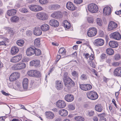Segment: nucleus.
<instances>
[{
    "label": "nucleus",
    "instance_id": "nucleus-1",
    "mask_svg": "<svg viewBox=\"0 0 121 121\" xmlns=\"http://www.w3.org/2000/svg\"><path fill=\"white\" fill-rule=\"evenodd\" d=\"M86 95L89 99L92 100H95L97 99L98 97L97 92L94 91L88 92L86 93Z\"/></svg>",
    "mask_w": 121,
    "mask_h": 121
},
{
    "label": "nucleus",
    "instance_id": "nucleus-2",
    "mask_svg": "<svg viewBox=\"0 0 121 121\" xmlns=\"http://www.w3.org/2000/svg\"><path fill=\"white\" fill-rule=\"evenodd\" d=\"M28 75L30 77L39 78L41 77V74L39 71L35 70H31L27 72Z\"/></svg>",
    "mask_w": 121,
    "mask_h": 121
},
{
    "label": "nucleus",
    "instance_id": "nucleus-3",
    "mask_svg": "<svg viewBox=\"0 0 121 121\" xmlns=\"http://www.w3.org/2000/svg\"><path fill=\"white\" fill-rule=\"evenodd\" d=\"M63 82L65 85L68 88L74 86L75 85L74 82L69 78L65 79Z\"/></svg>",
    "mask_w": 121,
    "mask_h": 121
},
{
    "label": "nucleus",
    "instance_id": "nucleus-4",
    "mask_svg": "<svg viewBox=\"0 0 121 121\" xmlns=\"http://www.w3.org/2000/svg\"><path fill=\"white\" fill-rule=\"evenodd\" d=\"M88 10L92 13H96L98 10L97 6L93 3L89 4L88 6Z\"/></svg>",
    "mask_w": 121,
    "mask_h": 121
},
{
    "label": "nucleus",
    "instance_id": "nucleus-5",
    "mask_svg": "<svg viewBox=\"0 0 121 121\" xmlns=\"http://www.w3.org/2000/svg\"><path fill=\"white\" fill-rule=\"evenodd\" d=\"M26 64L24 63H20L14 65L13 67L14 70H19L23 69L26 67Z\"/></svg>",
    "mask_w": 121,
    "mask_h": 121
},
{
    "label": "nucleus",
    "instance_id": "nucleus-6",
    "mask_svg": "<svg viewBox=\"0 0 121 121\" xmlns=\"http://www.w3.org/2000/svg\"><path fill=\"white\" fill-rule=\"evenodd\" d=\"M110 38L119 40L121 39V35L119 32H115L111 33L109 35Z\"/></svg>",
    "mask_w": 121,
    "mask_h": 121
},
{
    "label": "nucleus",
    "instance_id": "nucleus-7",
    "mask_svg": "<svg viewBox=\"0 0 121 121\" xmlns=\"http://www.w3.org/2000/svg\"><path fill=\"white\" fill-rule=\"evenodd\" d=\"M97 30L96 29L95 27H92L89 28L87 33L88 36L89 37L94 36L96 34Z\"/></svg>",
    "mask_w": 121,
    "mask_h": 121
},
{
    "label": "nucleus",
    "instance_id": "nucleus-8",
    "mask_svg": "<svg viewBox=\"0 0 121 121\" xmlns=\"http://www.w3.org/2000/svg\"><path fill=\"white\" fill-rule=\"evenodd\" d=\"M19 73L18 72L14 73L10 76L9 80L11 82L15 81L19 78Z\"/></svg>",
    "mask_w": 121,
    "mask_h": 121
},
{
    "label": "nucleus",
    "instance_id": "nucleus-9",
    "mask_svg": "<svg viewBox=\"0 0 121 121\" xmlns=\"http://www.w3.org/2000/svg\"><path fill=\"white\" fill-rule=\"evenodd\" d=\"M80 88L82 90L87 91L91 90L92 88L91 85L90 84H82L80 85Z\"/></svg>",
    "mask_w": 121,
    "mask_h": 121
},
{
    "label": "nucleus",
    "instance_id": "nucleus-10",
    "mask_svg": "<svg viewBox=\"0 0 121 121\" xmlns=\"http://www.w3.org/2000/svg\"><path fill=\"white\" fill-rule=\"evenodd\" d=\"M117 26V23L113 21H111L108 24V28L109 30H111L115 29Z\"/></svg>",
    "mask_w": 121,
    "mask_h": 121
},
{
    "label": "nucleus",
    "instance_id": "nucleus-11",
    "mask_svg": "<svg viewBox=\"0 0 121 121\" xmlns=\"http://www.w3.org/2000/svg\"><path fill=\"white\" fill-rule=\"evenodd\" d=\"M104 43V40L101 39H96L93 42V44L95 46H99L103 45Z\"/></svg>",
    "mask_w": 121,
    "mask_h": 121
},
{
    "label": "nucleus",
    "instance_id": "nucleus-12",
    "mask_svg": "<svg viewBox=\"0 0 121 121\" xmlns=\"http://www.w3.org/2000/svg\"><path fill=\"white\" fill-rule=\"evenodd\" d=\"M63 87L62 82L59 80H57L55 82V87L58 90H62Z\"/></svg>",
    "mask_w": 121,
    "mask_h": 121
},
{
    "label": "nucleus",
    "instance_id": "nucleus-13",
    "mask_svg": "<svg viewBox=\"0 0 121 121\" xmlns=\"http://www.w3.org/2000/svg\"><path fill=\"white\" fill-rule=\"evenodd\" d=\"M35 48V47H34L28 48L26 52L27 56H30L34 55L35 52L34 50Z\"/></svg>",
    "mask_w": 121,
    "mask_h": 121
},
{
    "label": "nucleus",
    "instance_id": "nucleus-14",
    "mask_svg": "<svg viewBox=\"0 0 121 121\" xmlns=\"http://www.w3.org/2000/svg\"><path fill=\"white\" fill-rule=\"evenodd\" d=\"M56 103V106L60 108H64L66 105V104L65 102L61 100H58Z\"/></svg>",
    "mask_w": 121,
    "mask_h": 121
},
{
    "label": "nucleus",
    "instance_id": "nucleus-15",
    "mask_svg": "<svg viewBox=\"0 0 121 121\" xmlns=\"http://www.w3.org/2000/svg\"><path fill=\"white\" fill-rule=\"evenodd\" d=\"M74 99V96L72 94L69 93L65 95V100L68 102H70L73 101Z\"/></svg>",
    "mask_w": 121,
    "mask_h": 121
},
{
    "label": "nucleus",
    "instance_id": "nucleus-16",
    "mask_svg": "<svg viewBox=\"0 0 121 121\" xmlns=\"http://www.w3.org/2000/svg\"><path fill=\"white\" fill-rule=\"evenodd\" d=\"M40 62L39 60H34L30 62V66H34L35 67H38L39 66Z\"/></svg>",
    "mask_w": 121,
    "mask_h": 121
},
{
    "label": "nucleus",
    "instance_id": "nucleus-17",
    "mask_svg": "<svg viewBox=\"0 0 121 121\" xmlns=\"http://www.w3.org/2000/svg\"><path fill=\"white\" fill-rule=\"evenodd\" d=\"M49 24L52 26L56 27L59 25V23L57 20L55 19H51L49 22Z\"/></svg>",
    "mask_w": 121,
    "mask_h": 121
},
{
    "label": "nucleus",
    "instance_id": "nucleus-18",
    "mask_svg": "<svg viewBox=\"0 0 121 121\" xmlns=\"http://www.w3.org/2000/svg\"><path fill=\"white\" fill-rule=\"evenodd\" d=\"M22 58V55H18L13 57L10 60V61L13 63H15L18 62L21 60Z\"/></svg>",
    "mask_w": 121,
    "mask_h": 121
},
{
    "label": "nucleus",
    "instance_id": "nucleus-19",
    "mask_svg": "<svg viewBox=\"0 0 121 121\" xmlns=\"http://www.w3.org/2000/svg\"><path fill=\"white\" fill-rule=\"evenodd\" d=\"M103 13L104 15H109L111 13V9L109 7H105L103 9Z\"/></svg>",
    "mask_w": 121,
    "mask_h": 121
},
{
    "label": "nucleus",
    "instance_id": "nucleus-20",
    "mask_svg": "<svg viewBox=\"0 0 121 121\" xmlns=\"http://www.w3.org/2000/svg\"><path fill=\"white\" fill-rule=\"evenodd\" d=\"M66 6L68 9L71 10H74L76 8V7L71 2H68L66 4Z\"/></svg>",
    "mask_w": 121,
    "mask_h": 121
},
{
    "label": "nucleus",
    "instance_id": "nucleus-21",
    "mask_svg": "<svg viewBox=\"0 0 121 121\" xmlns=\"http://www.w3.org/2000/svg\"><path fill=\"white\" fill-rule=\"evenodd\" d=\"M114 75L117 77L121 76V67H119L116 69L114 72Z\"/></svg>",
    "mask_w": 121,
    "mask_h": 121
},
{
    "label": "nucleus",
    "instance_id": "nucleus-22",
    "mask_svg": "<svg viewBox=\"0 0 121 121\" xmlns=\"http://www.w3.org/2000/svg\"><path fill=\"white\" fill-rule=\"evenodd\" d=\"M34 33L35 35L39 36L41 35L42 34L41 29L39 27H35L34 30Z\"/></svg>",
    "mask_w": 121,
    "mask_h": 121
},
{
    "label": "nucleus",
    "instance_id": "nucleus-23",
    "mask_svg": "<svg viewBox=\"0 0 121 121\" xmlns=\"http://www.w3.org/2000/svg\"><path fill=\"white\" fill-rule=\"evenodd\" d=\"M46 117L48 119H52L54 117V114L52 112L47 111L45 113Z\"/></svg>",
    "mask_w": 121,
    "mask_h": 121
},
{
    "label": "nucleus",
    "instance_id": "nucleus-24",
    "mask_svg": "<svg viewBox=\"0 0 121 121\" xmlns=\"http://www.w3.org/2000/svg\"><path fill=\"white\" fill-rule=\"evenodd\" d=\"M109 45L111 48H115L118 46V44L117 42L115 41H112L109 42Z\"/></svg>",
    "mask_w": 121,
    "mask_h": 121
},
{
    "label": "nucleus",
    "instance_id": "nucleus-25",
    "mask_svg": "<svg viewBox=\"0 0 121 121\" xmlns=\"http://www.w3.org/2000/svg\"><path fill=\"white\" fill-rule=\"evenodd\" d=\"M29 80L26 78H24L22 82L23 87L24 89H26L28 87Z\"/></svg>",
    "mask_w": 121,
    "mask_h": 121
},
{
    "label": "nucleus",
    "instance_id": "nucleus-26",
    "mask_svg": "<svg viewBox=\"0 0 121 121\" xmlns=\"http://www.w3.org/2000/svg\"><path fill=\"white\" fill-rule=\"evenodd\" d=\"M95 110L97 111L101 112L103 109V107L101 104H98L95 106Z\"/></svg>",
    "mask_w": 121,
    "mask_h": 121
},
{
    "label": "nucleus",
    "instance_id": "nucleus-27",
    "mask_svg": "<svg viewBox=\"0 0 121 121\" xmlns=\"http://www.w3.org/2000/svg\"><path fill=\"white\" fill-rule=\"evenodd\" d=\"M41 29L43 31H47L49 30V26L47 24H43L41 26Z\"/></svg>",
    "mask_w": 121,
    "mask_h": 121
},
{
    "label": "nucleus",
    "instance_id": "nucleus-28",
    "mask_svg": "<svg viewBox=\"0 0 121 121\" xmlns=\"http://www.w3.org/2000/svg\"><path fill=\"white\" fill-rule=\"evenodd\" d=\"M19 51V49L16 46L12 47L11 51V53L12 55H15Z\"/></svg>",
    "mask_w": 121,
    "mask_h": 121
},
{
    "label": "nucleus",
    "instance_id": "nucleus-29",
    "mask_svg": "<svg viewBox=\"0 0 121 121\" xmlns=\"http://www.w3.org/2000/svg\"><path fill=\"white\" fill-rule=\"evenodd\" d=\"M38 85L36 80H31L30 83V87L34 88L36 87Z\"/></svg>",
    "mask_w": 121,
    "mask_h": 121
},
{
    "label": "nucleus",
    "instance_id": "nucleus-30",
    "mask_svg": "<svg viewBox=\"0 0 121 121\" xmlns=\"http://www.w3.org/2000/svg\"><path fill=\"white\" fill-rule=\"evenodd\" d=\"M98 116L100 117L99 121H106V120L105 117L106 116V114L104 113H103L98 115Z\"/></svg>",
    "mask_w": 121,
    "mask_h": 121
},
{
    "label": "nucleus",
    "instance_id": "nucleus-31",
    "mask_svg": "<svg viewBox=\"0 0 121 121\" xmlns=\"http://www.w3.org/2000/svg\"><path fill=\"white\" fill-rule=\"evenodd\" d=\"M59 114L62 116H65L68 114L67 111L64 109H61L59 112Z\"/></svg>",
    "mask_w": 121,
    "mask_h": 121
},
{
    "label": "nucleus",
    "instance_id": "nucleus-32",
    "mask_svg": "<svg viewBox=\"0 0 121 121\" xmlns=\"http://www.w3.org/2000/svg\"><path fill=\"white\" fill-rule=\"evenodd\" d=\"M17 10L15 9H13L8 10L7 12V14L9 16H12L16 14Z\"/></svg>",
    "mask_w": 121,
    "mask_h": 121
},
{
    "label": "nucleus",
    "instance_id": "nucleus-33",
    "mask_svg": "<svg viewBox=\"0 0 121 121\" xmlns=\"http://www.w3.org/2000/svg\"><path fill=\"white\" fill-rule=\"evenodd\" d=\"M63 26L67 29H69L71 27V24L67 20L63 22Z\"/></svg>",
    "mask_w": 121,
    "mask_h": 121
},
{
    "label": "nucleus",
    "instance_id": "nucleus-34",
    "mask_svg": "<svg viewBox=\"0 0 121 121\" xmlns=\"http://www.w3.org/2000/svg\"><path fill=\"white\" fill-rule=\"evenodd\" d=\"M37 5L32 4L29 6V8L31 10L35 11L37 12L38 9L37 7Z\"/></svg>",
    "mask_w": 121,
    "mask_h": 121
},
{
    "label": "nucleus",
    "instance_id": "nucleus-35",
    "mask_svg": "<svg viewBox=\"0 0 121 121\" xmlns=\"http://www.w3.org/2000/svg\"><path fill=\"white\" fill-rule=\"evenodd\" d=\"M58 52L59 54H61V56L65 55V56L64 57H62V58H64L66 57L65 55L66 54V50H65V49L64 48H60L59 51Z\"/></svg>",
    "mask_w": 121,
    "mask_h": 121
},
{
    "label": "nucleus",
    "instance_id": "nucleus-36",
    "mask_svg": "<svg viewBox=\"0 0 121 121\" xmlns=\"http://www.w3.org/2000/svg\"><path fill=\"white\" fill-rule=\"evenodd\" d=\"M95 23L97 26H103L102 21L101 19L100 18L96 19L95 21Z\"/></svg>",
    "mask_w": 121,
    "mask_h": 121
},
{
    "label": "nucleus",
    "instance_id": "nucleus-37",
    "mask_svg": "<svg viewBox=\"0 0 121 121\" xmlns=\"http://www.w3.org/2000/svg\"><path fill=\"white\" fill-rule=\"evenodd\" d=\"M35 45L37 47H40V39H35L34 42Z\"/></svg>",
    "mask_w": 121,
    "mask_h": 121
},
{
    "label": "nucleus",
    "instance_id": "nucleus-38",
    "mask_svg": "<svg viewBox=\"0 0 121 121\" xmlns=\"http://www.w3.org/2000/svg\"><path fill=\"white\" fill-rule=\"evenodd\" d=\"M107 53L110 55H112L114 53V51L112 48H107L106 50Z\"/></svg>",
    "mask_w": 121,
    "mask_h": 121
},
{
    "label": "nucleus",
    "instance_id": "nucleus-39",
    "mask_svg": "<svg viewBox=\"0 0 121 121\" xmlns=\"http://www.w3.org/2000/svg\"><path fill=\"white\" fill-rule=\"evenodd\" d=\"M19 19L18 17L16 16H14L11 17L10 20L12 22H16L18 21Z\"/></svg>",
    "mask_w": 121,
    "mask_h": 121
},
{
    "label": "nucleus",
    "instance_id": "nucleus-40",
    "mask_svg": "<svg viewBox=\"0 0 121 121\" xmlns=\"http://www.w3.org/2000/svg\"><path fill=\"white\" fill-rule=\"evenodd\" d=\"M24 41L22 39H20L18 40L17 42V44L19 46H22L24 43Z\"/></svg>",
    "mask_w": 121,
    "mask_h": 121
},
{
    "label": "nucleus",
    "instance_id": "nucleus-41",
    "mask_svg": "<svg viewBox=\"0 0 121 121\" xmlns=\"http://www.w3.org/2000/svg\"><path fill=\"white\" fill-rule=\"evenodd\" d=\"M51 7L52 9L55 10L60 8V6L58 4H56L51 5Z\"/></svg>",
    "mask_w": 121,
    "mask_h": 121
},
{
    "label": "nucleus",
    "instance_id": "nucleus-42",
    "mask_svg": "<svg viewBox=\"0 0 121 121\" xmlns=\"http://www.w3.org/2000/svg\"><path fill=\"white\" fill-rule=\"evenodd\" d=\"M42 15H43L44 17L45 16V15L44 14V13H39L36 15L37 17L39 19L41 20L42 19H44L43 17H42Z\"/></svg>",
    "mask_w": 121,
    "mask_h": 121
},
{
    "label": "nucleus",
    "instance_id": "nucleus-43",
    "mask_svg": "<svg viewBox=\"0 0 121 121\" xmlns=\"http://www.w3.org/2000/svg\"><path fill=\"white\" fill-rule=\"evenodd\" d=\"M34 50V54L36 56H39L41 54V51L40 50L36 48H35Z\"/></svg>",
    "mask_w": 121,
    "mask_h": 121
},
{
    "label": "nucleus",
    "instance_id": "nucleus-44",
    "mask_svg": "<svg viewBox=\"0 0 121 121\" xmlns=\"http://www.w3.org/2000/svg\"><path fill=\"white\" fill-rule=\"evenodd\" d=\"M68 108L69 110H73L75 108V106L73 104H70L68 106Z\"/></svg>",
    "mask_w": 121,
    "mask_h": 121
},
{
    "label": "nucleus",
    "instance_id": "nucleus-45",
    "mask_svg": "<svg viewBox=\"0 0 121 121\" xmlns=\"http://www.w3.org/2000/svg\"><path fill=\"white\" fill-rule=\"evenodd\" d=\"M87 20L89 23H93L94 22V20L93 17H88Z\"/></svg>",
    "mask_w": 121,
    "mask_h": 121
},
{
    "label": "nucleus",
    "instance_id": "nucleus-46",
    "mask_svg": "<svg viewBox=\"0 0 121 121\" xmlns=\"http://www.w3.org/2000/svg\"><path fill=\"white\" fill-rule=\"evenodd\" d=\"M75 119L78 121H83L84 119L81 116H78L75 117Z\"/></svg>",
    "mask_w": 121,
    "mask_h": 121
},
{
    "label": "nucleus",
    "instance_id": "nucleus-47",
    "mask_svg": "<svg viewBox=\"0 0 121 121\" xmlns=\"http://www.w3.org/2000/svg\"><path fill=\"white\" fill-rule=\"evenodd\" d=\"M114 58L116 60H119L121 58V55L118 54H116L114 56Z\"/></svg>",
    "mask_w": 121,
    "mask_h": 121
},
{
    "label": "nucleus",
    "instance_id": "nucleus-48",
    "mask_svg": "<svg viewBox=\"0 0 121 121\" xmlns=\"http://www.w3.org/2000/svg\"><path fill=\"white\" fill-rule=\"evenodd\" d=\"M6 29L9 33L11 34L12 35H14V32L12 29L10 28L9 27H7Z\"/></svg>",
    "mask_w": 121,
    "mask_h": 121
},
{
    "label": "nucleus",
    "instance_id": "nucleus-49",
    "mask_svg": "<svg viewBox=\"0 0 121 121\" xmlns=\"http://www.w3.org/2000/svg\"><path fill=\"white\" fill-rule=\"evenodd\" d=\"M95 114V112L94 111H89L87 113V115L89 117H91L94 115Z\"/></svg>",
    "mask_w": 121,
    "mask_h": 121
},
{
    "label": "nucleus",
    "instance_id": "nucleus-50",
    "mask_svg": "<svg viewBox=\"0 0 121 121\" xmlns=\"http://www.w3.org/2000/svg\"><path fill=\"white\" fill-rule=\"evenodd\" d=\"M20 11L22 13H26L28 12L27 9L26 8H23L20 9Z\"/></svg>",
    "mask_w": 121,
    "mask_h": 121
},
{
    "label": "nucleus",
    "instance_id": "nucleus-51",
    "mask_svg": "<svg viewBox=\"0 0 121 121\" xmlns=\"http://www.w3.org/2000/svg\"><path fill=\"white\" fill-rule=\"evenodd\" d=\"M32 34V31L31 30H27L26 31V35L30 37L31 36Z\"/></svg>",
    "mask_w": 121,
    "mask_h": 121
},
{
    "label": "nucleus",
    "instance_id": "nucleus-52",
    "mask_svg": "<svg viewBox=\"0 0 121 121\" xmlns=\"http://www.w3.org/2000/svg\"><path fill=\"white\" fill-rule=\"evenodd\" d=\"M107 57L106 54L104 53H102L100 56V58L102 60L105 59Z\"/></svg>",
    "mask_w": 121,
    "mask_h": 121
},
{
    "label": "nucleus",
    "instance_id": "nucleus-53",
    "mask_svg": "<svg viewBox=\"0 0 121 121\" xmlns=\"http://www.w3.org/2000/svg\"><path fill=\"white\" fill-rule=\"evenodd\" d=\"M81 78L82 80H85L87 79V76L85 74H82L81 76Z\"/></svg>",
    "mask_w": 121,
    "mask_h": 121
},
{
    "label": "nucleus",
    "instance_id": "nucleus-54",
    "mask_svg": "<svg viewBox=\"0 0 121 121\" xmlns=\"http://www.w3.org/2000/svg\"><path fill=\"white\" fill-rule=\"evenodd\" d=\"M83 0H74V3L76 4H80L82 2Z\"/></svg>",
    "mask_w": 121,
    "mask_h": 121
},
{
    "label": "nucleus",
    "instance_id": "nucleus-55",
    "mask_svg": "<svg viewBox=\"0 0 121 121\" xmlns=\"http://www.w3.org/2000/svg\"><path fill=\"white\" fill-rule=\"evenodd\" d=\"M57 15V12H54L52 14L51 16L53 18L55 19H56V16Z\"/></svg>",
    "mask_w": 121,
    "mask_h": 121
},
{
    "label": "nucleus",
    "instance_id": "nucleus-56",
    "mask_svg": "<svg viewBox=\"0 0 121 121\" xmlns=\"http://www.w3.org/2000/svg\"><path fill=\"white\" fill-rule=\"evenodd\" d=\"M6 42L5 41H2L0 42V46H6Z\"/></svg>",
    "mask_w": 121,
    "mask_h": 121
},
{
    "label": "nucleus",
    "instance_id": "nucleus-57",
    "mask_svg": "<svg viewBox=\"0 0 121 121\" xmlns=\"http://www.w3.org/2000/svg\"><path fill=\"white\" fill-rule=\"evenodd\" d=\"M39 2L42 4H45L48 3L47 0H39Z\"/></svg>",
    "mask_w": 121,
    "mask_h": 121
},
{
    "label": "nucleus",
    "instance_id": "nucleus-58",
    "mask_svg": "<svg viewBox=\"0 0 121 121\" xmlns=\"http://www.w3.org/2000/svg\"><path fill=\"white\" fill-rule=\"evenodd\" d=\"M89 63L90 65L92 67V68H95V65L93 61H89Z\"/></svg>",
    "mask_w": 121,
    "mask_h": 121
},
{
    "label": "nucleus",
    "instance_id": "nucleus-59",
    "mask_svg": "<svg viewBox=\"0 0 121 121\" xmlns=\"http://www.w3.org/2000/svg\"><path fill=\"white\" fill-rule=\"evenodd\" d=\"M62 16L61 14V13L60 12H57V15L56 16V19L60 18L62 17Z\"/></svg>",
    "mask_w": 121,
    "mask_h": 121
},
{
    "label": "nucleus",
    "instance_id": "nucleus-60",
    "mask_svg": "<svg viewBox=\"0 0 121 121\" xmlns=\"http://www.w3.org/2000/svg\"><path fill=\"white\" fill-rule=\"evenodd\" d=\"M15 86H17L18 88H20L21 86V83L18 81H16L15 83Z\"/></svg>",
    "mask_w": 121,
    "mask_h": 121
},
{
    "label": "nucleus",
    "instance_id": "nucleus-61",
    "mask_svg": "<svg viewBox=\"0 0 121 121\" xmlns=\"http://www.w3.org/2000/svg\"><path fill=\"white\" fill-rule=\"evenodd\" d=\"M83 55V56H84L85 58L86 59H88L90 56V55L88 53H84Z\"/></svg>",
    "mask_w": 121,
    "mask_h": 121
},
{
    "label": "nucleus",
    "instance_id": "nucleus-62",
    "mask_svg": "<svg viewBox=\"0 0 121 121\" xmlns=\"http://www.w3.org/2000/svg\"><path fill=\"white\" fill-rule=\"evenodd\" d=\"M99 35L101 37H103L104 35L103 32L101 30H99Z\"/></svg>",
    "mask_w": 121,
    "mask_h": 121
},
{
    "label": "nucleus",
    "instance_id": "nucleus-63",
    "mask_svg": "<svg viewBox=\"0 0 121 121\" xmlns=\"http://www.w3.org/2000/svg\"><path fill=\"white\" fill-rule=\"evenodd\" d=\"M72 74L73 76H75L77 77H78V75L77 73V72L75 71H73L72 73Z\"/></svg>",
    "mask_w": 121,
    "mask_h": 121
},
{
    "label": "nucleus",
    "instance_id": "nucleus-64",
    "mask_svg": "<svg viewBox=\"0 0 121 121\" xmlns=\"http://www.w3.org/2000/svg\"><path fill=\"white\" fill-rule=\"evenodd\" d=\"M103 81L105 82V83H107V82L109 80H110V79L108 78H107L105 77L104 76L103 77Z\"/></svg>",
    "mask_w": 121,
    "mask_h": 121
}]
</instances>
